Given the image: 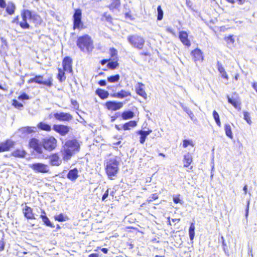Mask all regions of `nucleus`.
I'll use <instances>...</instances> for the list:
<instances>
[{"mask_svg":"<svg viewBox=\"0 0 257 257\" xmlns=\"http://www.w3.org/2000/svg\"><path fill=\"white\" fill-rule=\"evenodd\" d=\"M79 148L80 144L77 140H72L66 141L60 150L63 161L67 162L70 160L72 156L79 151Z\"/></svg>","mask_w":257,"mask_h":257,"instance_id":"obj_1","label":"nucleus"},{"mask_svg":"<svg viewBox=\"0 0 257 257\" xmlns=\"http://www.w3.org/2000/svg\"><path fill=\"white\" fill-rule=\"evenodd\" d=\"M22 21L20 23V25L23 29H29L30 25L27 22V20L30 19L36 26L40 25L42 23L41 18L35 13H32L28 10H24L21 13Z\"/></svg>","mask_w":257,"mask_h":257,"instance_id":"obj_2","label":"nucleus"},{"mask_svg":"<svg viewBox=\"0 0 257 257\" xmlns=\"http://www.w3.org/2000/svg\"><path fill=\"white\" fill-rule=\"evenodd\" d=\"M105 169L106 174L110 179H113L118 171L119 161L116 157H113L105 160Z\"/></svg>","mask_w":257,"mask_h":257,"instance_id":"obj_3","label":"nucleus"},{"mask_svg":"<svg viewBox=\"0 0 257 257\" xmlns=\"http://www.w3.org/2000/svg\"><path fill=\"white\" fill-rule=\"evenodd\" d=\"M76 44L78 48L83 52L90 53L94 48L93 41L88 35L79 37Z\"/></svg>","mask_w":257,"mask_h":257,"instance_id":"obj_4","label":"nucleus"},{"mask_svg":"<svg viewBox=\"0 0 257 257\" xmlns=\"http://www.w3.org/2000/svg\"><path fill=\"white\" fill-rule=\"evenodd\" d=\"M127 40L134 47L140 50L143 48L145 43L144 38L137 35L129 36Z\"/></svg>","mask_w":257,"mask_h":257,"instance_id":"obj_5","label":"nucleus"},{"mask_svg":"<svg viewBox=\"0 0 257 257\" xmlns=\"http://www.w3.org/2000/svg\"><path fill=\"white\" fill-rule=\"evenodd\" d=\"M34 82L51 87L52 85V77H49L47 80H44L43 76L37 75L28 81V83Z\"/></svg>","mask_w":257,"mask_h":257,"instance_id":"obj_6","label":"nucleus"},{"mask_svg":"<svg viewBox=\"0 0 257 257\" xmlns=\"http://www.w3.org/2000/svg\"><path fill=\"white\" fill-rule=\"evenodd\" d=\"M42 143L44 148L49 151L54 150L57 146V140L53 137L44 139Z\"/></svg>","mask_w":257,"mask_h":257,"instance_id":"obj_7","label":"nucleus"},{"mask_svg":"<svg viewBox=\"0 0 257 257\" xmlns=\"http://www.w3.org/2000/svg\"><path fill=\"white\" fill-rule=\"evenodd\" d=\"M29 167L37 173H47L50 171L48 165L41 163L30 164Z\"/></svg>","mask_w":257,"mask_h":257,"instance_id":"obj_8","label":"nucleus"},{"mask_svg":"<svg viewBox=\"0 0 257 257\" xmlns=\"http://www.w3.org/2000/svg\"><path fill=\"white\" fill-rule=\"evenodd\" d=\"M83 24L81 22V11L80 9L75 10L73 15V28L80 29L82 28Z\"/></svg>","mask_w":257,"mask_h":257,"instance_id":"obj_9","label":"nucleus"},{"mask_svg":"<svg viewBox=\"0 0 257 257\" xmlns=\"http://www.w3.org/2000/svg\"><path fill=\"white\" fill-rule=\"evenodd\" d=\"M49 164L52 166H59L62 163L61 159L58 153H54L48 157Z\"/></svg>","mask_w":257,"mask_h":257,"instance_id":"obj_10","label":"nucleus"},{"mask_svg":"<svg viewBox=\"0 0 257 257\" xmlns=\"http://www.w3.org/2000/svg\"><path fill=\"white\" fill-rule=\"evenodd\" d=\"M123 105L121 102H116L114 101H109L105 103L106 107L110 110L115 111L120 109Z\"/></svg>","mask_w":257,"mask_h":257,"instance_id":"obj_11","label":"nucleus"},{"mask_svg":"<svg viewBox=\"0 0 257 257\" xmlns=\"http://www.w3.org/2000/svg\"><path fill=\"white\" fill-rule=\"evenodd\" d=\"M53 128L61 135L65 136L69 132L70 127L64 125L55 124L53 125Z\"/></svg>","mask_w":257,"mask_h":257,"instance_id":"obj_12","label":"nucleus"},{"mask_svg":"<svg viewBox=\"0 0 257 257\" xmlns=\"http://www.w3.org/2000/svg\"><path fill=\"white\" fill-rule=\"evenodd\" d=\"M54 116L57 120L62 121H68L73 118L70 114L65 112L55 113Z\"/></svg>","mask_w":257,"mask_h":257,"instance_id":"obj_13","label":"nucleus"},{"mask_svg":"<svg viewBox=\"0 0 257 257\" xmlns=\"http://www.w3.org/2000/svg\"><path fill=\"white\" fill-rule=\"evenodd\" d=\"M14 145L15 142L10 140L0 143V153L9 151Z\"/></svg>","mask_w":257,"mask_h":257,"instance_id":"obj_14","label":"nucleus"},{"mask_svg":"<svg viewBox=\"0 0 257 257\" xmlns=\"http://www.w3.org/2000/svg\"><path fill=\"white\" fill-rule=\"evenodd\" d=\"M29 145L31 148H33L38 153L42 154L43 153L42 146L37 139L35 138L32 139L29 142Z\"/></svg>","mask_w":257,"mask_h":257,"instance_id":"obj_15","label":"nucleus"},{"mask_svg":"<svg viewBox=\"0 0 257 257\" xmlns=\"http://www.w3.org/2000/svg\"><path fill=\"white\" fill-rule=\"evenodd\" d=\"M191 55L195 63L201 62L203 60L202 53L200 49H196L192 51Z\"/></svg>","mask_w":257,"mask_h":257,"instance_id":"obj_16","label":"nucleus"},{"mask_svg":"<svg viewBox=\"0 0 257 257\" xmlns=\"http://www.w3.org/2000/svg\"><path fill=\"white\" fill-rule=\"evenodd\" d=\"M63 69L65 71L71 73L72 69V60L68 57H65L62 62Z\"/></svg>","mask_w":257,"mask_h":257,"instance_id":"obj_17","label":"nucleus"},{"mask_svg":"<svg viewBox=\"0 0 257 257\" xmlns=\"http://www.w3.org/2000/svg\"><path fill=\"white\" fill-rule=\"evenodd\" d=\"M188 33L185 31H180L179 32V39L181 42L187 47H189L191 45L190 40L188 38Z\"/></svg>","mask_w":257,"mask_h":257,"instance_id":"obj_18","label":"nucleus"},{"mask_svg":"<svg viewBox=\"0 0 257 257\" xmlns=\"http://www.w3.org/2000/svg\"><path fill=\"white\" fill-rule=\"evenodd\" d=\"M23 213L25 217L28 219H35L33 209L30 207L25 205L23 208Z\"/></svg>","mask_w":257,"mask_h":257,"instance_id":"obj_19","label":"nucleus"},{"mask_svg":"<svg viewBox=\"0 0 257 257\" xmlns=\"http://www.w3.org/2000/svg\"><path fill=\"white\" fill-rule=\"evenodd\" d=\"M144 85L141 82H139L136 86V92L140 96L143 97L144 99L147 98V94L144 90Z\"/></svg>","mask_w":257,"mask_h":257,"instance_id":"obj_20","label":"nucleus"},{"mask_svg":"<svg viewBox=\"0 0 257 257\" xmlns=\"http://www.w3.org/2000/svg\"><path fill=\"white\" fill-rule=\"evenodd\" d=\"M131 93L128 91L124 90H121L120 91L113 93L112 95V97H116L118 98H123L127 96H131Z\"/></svg>","mask_w":257,"mask_h":257,"instance_id":"obj_21","label":"nucleus"},{"mask_svg":"<svg viewBox=\"0 0 257 257\" xmlns=\"http://www.w3.org/2000/svg\"><path fill=\"white\" fill-rule=\"evenodd\" d=\"M67 178L72 181H75L78 177V170L74 168L70 170L67 175Z\"/></svg>","mask_w":257,"mask_h":257,"instance_id":"obj_22","label":"nucleus"},{"mask_svg":"<svg viewBox=\"0 0 257 257\" xmlns=\"http://www.w3.org/2000/svg\"><path fill=\"white\" fill-rule=\"evenodd\" d=\"M152 130L147 131L141 130L138 132V134L141 135L140 142L141 144H144L146 141L147 137L152 133Z\"/></svg>","mask_w":257,"mask_h":257,"instance_id":"obj_23","label":"nucleus"},{"mask_svg":"<svg viewBox=\"0 0 257 257\" xmlns=\"http://www.w3.org/2000/svg\"><path fill=\"white\" fill-rule=\"evenodd\" d=\"M217 69L219 73L221 74V76L222 78L228 80V76L227 74L225 69L223 67L222 65L219 62H218L217 63Z\"/></svg>","mask_w":257,"mask_h":257,"instance_id":"obj_24","label":"nucleus"},{"mask_svg":"<svg viewBox=\"0 0 257 257\" xmlns=\"http://www.w3.org/2000/svg\"><path fill=\"white\" fill-rule=\"evenodd\" d=\"M26 154V153L24 150L17 149L12 153L11 156L17 158H24Z\"/></svg>","mask_w":257,"mask_h":257,"instance_id":"obj_25","label":"nucleus"},{"mask_svg":"<svg viewBox=\"0 0 257 257\" xmlns=\"http://www.w3.org/2000/svg\"><path fill=\"white\" fill-rule=\"evenodd\" d=\"M192 162V157L190 153H187L184 156V167H188Z\"/></svg>","mask_w":257,"mask_h":257,"instance_id":"obj_26","label":"nucleus"},{"mask_svg":"<svg viewBox=\"0 0 257 257\" xmlns=\"http://www.w3.org/2000/svg\"><path fill=\"white\" fill-rule=\"evenodd\" d=\"M20 131L22 133L30 134L37 132V127L35 126L23 127L20 129Z\"/></svg>","mask_w":257,"mask_h":257,"instance_id":"obj_27","label":"nucleus"},{"mask_svg":"<svg viewBox=\"0 0 257 257\" xmlns=\"http://www.w3.org/2000/svg\"><path fill=\"white\" fill-rule=\"evenodd\" d=\"M228 101L231 103L235 108L238 110L241 109L240 103L236 99H232L227 96Z\"/></svg>","mask_w":257,"mask_h":257,"instance_id":"obj_28","label":"nucleus"},{"mask_svg":"<svg viewBox=\"0 0 257 257\" xmlns=\"http://www.w3.org/2000/svg\"><path fill=\"white\" fill-rule=\"evenodd\" d=\"M224 131L225 132V135L229 138L232 139H233V134L232 132V128L230 124H225L224 125Z\"/></svg>","mask_w":257,"mask_h":257,"instance_id":"obj_29","label":"nucleus"},{"mask_svg":"<svg viewBox=\"0 0 257 257\" xmlns=\"http://www.w3.org/2000/svg\"><path fill=\"white\" fill-rule=\"evenodd\" d=\"M96 94L102 99H104L108 97L109 93L107 91L98 89L96 91Z\"/></svg>","mask_w":257,"mask_h":257,"instance_id":"obj_30","label":"nucleus"},{"mask_svg":"<svg viewBox=\"0 0 257 257\" xmlns=\"http://www.w3.org/2000/svg\"><path fill=\"white\" fill-rule=\"evenodd\" d=\"M137 122L134 120L130 121L129 122L125 123L122 126L121 128L124 130H129L131 127H134L137 126Z\"/></svg>","mask_w":257,"mask_h":257,"instance_id":"obj_31","label":"nucleus"},{"mask_svg":"<svg viewBox=\"0 0 257 257\" xmlns=\"http://www.w3.org/2000/svg\"><path fill=\"white\" fill-rule=\"evenodd\" d=\"M44 223L48 226H52V225L50 221L49 218L46 216V213L44 210H42V214L40 216Z\"/></svg>","mask_w":257,"mask_h":257,"instance_id":"obj_32","label":"nucleus"},{"mask_svg":"<svg viewBox=\"0 0 257 257\" xmlns=\"http://www.w3.org/2000/svg\"><path fill=\"white\" fill-rule=\"evenodd\" d=\"M134 116V113L132 111H126L122 113L121 117L123 119H128L132 118Z\"/></svg>","mask_w":257,"mask_h":257,"instance_id":"obj_33","label":"nucleus"},{"mask_svg":"<svg viewBox=\"0 0 257 257\" xmlns=\"http://www.w3.org/2000/svg\"><path fill=\"white\" fill-rule=\"evenodd\" d=\"M16 7L12 3H9L6 8V11L9 15H13L15 13Z\"/></svg>","mask_w":257,"mask_h":257,"instance_id":"obj_34","label":"nucleus"},{"mask_svg":"<svg viewBox=\"0 0 257 257\" xmlns=\"http://www.w3.org/2000/svg\"><path fill=\"white\" fill-rule=\"evenodd\" d=\"M37 127L38 128L43 131H50L51 130L50 125L42 122L38 123Z\"/></svg>","mask_w":257,"mask_h":257,"instance_id":"obj_35","label":"nucleus"},{"mask_svg":"<svg viewBox=\"0 0 257 257\" xmlns=\"http://www.w3.org/2000/svg\"><path fill=\"white\" fill-rule=\"evenodd\" d=\"M54 218L56 220H57L59 222L65 221L69 219L67 215H64L62 213L55 216Z\"/></svg>","mask_w":257,"mask_h":257,"instance_id":"obj_36","label":"nucleus"},{"mask_svg":"<svg viewBox=\"0 0 257 257\" xmlns=\"http://www.w3.org/2000/svg\"><path fill=\"white\" fill-rule=\"evenodd\" d=\"M213 118H214L217 125L218 126L220 127L221 126V122L220 121L219 115L216 111L214 110L213 111Z\"/></svg>","mask_w":257,"mask_h":257,"instance_id":"obj_37","label":"nucleus"},{"mask_svg":"<svg viewBox=\"0 0 257 257\" xmlns=\"http://www.w3.org/2000/svg\"><path fill=\"white\" fill-rule=\"evenodd\" d=\"M119 75L117 74L114 76H111L110 77H108L107 78V80L108 82L113 83V82H117L119 79Z\"/></svg>","mask_w":257,"mask_h":257,"instance_id":"obj_38","label":"nucleus"},{"mask_svg":"<svg viewBox=\"0 0 257 257\" xmlns=\"http://www.w3.org/2000/svg\"><path fill=\"white\" fill-rule=\"evenodd\" d=\"M64 71V70H62L61 69H59L58 70L59 72L58 74V78L61 82H62L65 79V77L64 75L65 73Z\"/></svg>","mask_w":257,"mask_h":257,"instance_id":"obj_39","label":"nucleus"},{"mask_svg":"<svg viewBox=\"0 0 257 257\" xmlns=\"http://www.w3.org/2000/svg\"><path fill=\"white\" fill-rule=\"evenodd\" d=\"M181 106L183 108V110L185 112H186L189 116V117L192 119V117L193 116V113L192 112V111L189 108L184 106L182 104H181Z\"/></svg>","mask_w":257,"mask_h":257,"instance_id":"obj_40","label":"nucleus"},{"mask_svg":"<svg viewBox=\"0 0 257 257\" xmlns=\"http://www.w3.org/2000/svg\"><path fill=\"white\" fill-rule=\"evenodd\" d=\"M157 12H158V17L157 19L159 21H161L162 20L163 17V11L161 8V6H159L157 8Z\"/></svg>","mask_w":257,"mask_h":257,"instance_id":"obj_41","label":"nucleus"},{"mask_svg":"<svg viewBox=\"0 0 257 257\" xmlns=\"http://www.w3.org/2000/svg\"><path fill=\"white\" fill-rule=\"evenodd\" d=\"M243 118L248 124H250L251 123L252 121L250 119V114H249V112H248L247 111H244L243 112Z\"/></svg>","mask_w":257,"mask_h":257,"instance_id":"obj_42","label":"nucleus"},{"mask_svg":"<svg viewBox=\"0 0 257 257\" xmlns=\"http://www.w3.org/2000/svg\"><path fill=\"white\" fill-rule=\"evenodd\" d=\"M109 53H110L111 57L113 60H116L117 58L116 56H117V51L115 49L112 48L110 49Z\"/></svg>","mask_w":257,"mask_h":257,"instance_id":"obj_43","label":"nucleus"},{"mask_svg":"<svg viewBox=\"0 0 257 257\" xmlns=\"http://www.w3.org/2000/svg\"><path fill=\"white\" fill-rule=\"evenodd\" d=\"M189 145L192 147L194 146L193 141L189 140H184L183 142V147L184 148H187Z\"/></svg>","mask_w":257,"mask_h":257,"instance_id":"obj_44","label":"nucleus"},{"mask_svg":"<svg viewBox=\"0 0 257 257\" xmlns=\"http://www.w3.org/2000/svg\"><path fill=\"white\" fill-rule=\"evenodd\" d=\"M120 2L119 0H113L111 3L110 7L111 9H115L119 6Z\"/></svg>","mask_w":257,"mask_h":257,"instance_id":"obj_45","label":"nucleus"},{"mask_svg":"<svg viewBox=\"0 0 257 257\" xmlns=\"http://www.w3.org/2000/svg\"><path fill=\"white\" fill-rule=\"evenodd\" d=\"M158 198V195L157 193L153 194L151 195L150 197L147 200L149 203L152 202L153 200H155Z\"/></svg>","mask_w":257,"mask_h":257,"instance_id":"obj_46","label":"nucleus"},{"mask_svg":"<svg viewBox=\"0 0 257 257\" xmlns=\"http://www.w3.org/2000/svg\"><path fill=\"white\" fill-rule=\"evenodd\" d=\"M107 66L109 68L114 69L118 66V63L117 62H111L108 63Z\"/></svg>","mask_w":257,"mask_h":257,"instance_id":"obj_47","label":"nucleus"},{"mask_svg":"<svg viewBox=\"0 0 257 257\" xmlns=\"http://www.w3.org/2000/svg\"><path fill=\"white\" fill-rule=\"evenodd\" d=\"M173 201L175 203H183V201L180 199V195H177L173 197Z\"/></svg>","mask_w":257,"mask_h":257,"instance_id":"obj_48","label":"nucleus"},{"mask_svg":"<svg viewBox=\"0 0 257 257\" xmlns=\"http://www.w3.org/2000/svg\"><path fill=\"white\" fill-rule=\"evenodd\" d=\"M5 243L4 241V238L0 236V251L4 250L5 248Z\"/></svg>","mask_w":257,"mask_h":257,"instance_id":"obj_49","label":"nucleus"},{"mask_svg":"<svg viewBox=\"0 0 257 257\" xmlns=\"http://www.w3.org/2000/svg\"><path fill=\"white\" fill-rule=\"evenodd\" d=\"M13 105L17 108H21L23 106V105L21 103L18 102L17 100H13Z\"/></svg>","mask_w":257,"mask_h":257,"instance_id":"obj_50","label":"nucleus"},{"mask_svg":"<svg viewBox=\"0 0 257 257\" xmlns=\"http://www.w3.org/2000/svg\"><path fill=\"white\" fill-rule=\"evenodd\" d=\"M18 99L20 100H27L29 99V96L26 93H23L18 97Z\"/></svg>","mask_w":257,"mask_h":257,"instance_id":"obj_51","label":"nucleus"},{"mask_svg":"<svg viewBox=\"0 0 257 257\" xmlns=\"http://www.w3.org/2000/svg\"><path fill=\"white\" fill-rule=\"evenodd\" d=\"M226 41L228 43H230V44H233L234 42V39L233 38V37L231 36H230L229 37H227L226 38Z\"/></svg>","mask_w":257,"mask_h":257,"instance_id":"obj_52","label":"nucleus"},{"mask_svg":"<svg viewBox=\"0 0 257 257\" xmlns=\"http://www.w3.org/2000/svg\"><path fill=\"white\" fill-rule=\"evenodd\" d=\"M189 237L191 240H193L195 236V231H189Z\"/></svg>","mask_w":257,"mask_h":257,"instance_id":"obj_53","label":"nucleus"},{"mask_svg":"<svg viewBox=\"0 0 257 257\" xmlns=\"http://www.w3.org/2000/svg\"><path fill=\"white\" fill-rule=\"evenodd\" d=\"M109 194V189H107V190L105 191V192L104 193V194L102 196V200L103 201L105 200V199L108 197Z\"/></svg>","mask_w":257,"mask_h":257,"instance_id":"obj_54","label":"nucleus"},{"mask_svg":"<svg viewBox=\"0 0 257 257\" xmlns=\"http://www.w3.org/2000/svg\"><path fill=\"white\" fill-rule=\"evenodd\" d=\"M0 7L5 8L6 7V3L4 0H0Z\"/></svg>","mask_w":257,"mask_h":257,"instance_id":"obj_55","label":"nucleus"},{"mask_svg":"<svg viewBox=\"0 0 257 257\" xmlns=\"http://www.w3.org/2000/svg\"><path fill=\"white\" fill-rule=\"evenodd\" d=\"M71 104L73 105L75 108L78 107V104L76 100H71Z\"/></svg>","mask_w":257,"mask_h":257,"instance_id":"obj_56","label":"nucleus"},{"mask_svg":"<svg viewBox=\"0 0 257 257\" xmlns=\"http://www.w3.org/2000/svg\"><path fill=\"white\" fill-rule=\"evenodd\" d=\"M98 84L101 86H105L106 84V81L104 80H101L100 81H99L98 82Z\"/></svg>","mask_w":257,"mask_h":257,"instance_id":"obj_57","label":"nucleus"},{"mask_svg":"<svg viewBox=\"0 0 257 257\" xmlns=\"http://www.w3.org/2000/svg\"><path fill=\"white\" fill-rule=\"evenodd\" d=\"M195 225L193 223H191L190 226L189 227V231H195Z\"/></svg>","mask_w":257,"mask_h":257,"instance_id":"obj_58","label":"nucleus"},{"mask_svg":"<svg viewBox=\"0 0 257 257\" xmlns=\"http://www.w3.org/2000/svg\"><path fill=\"white\" fill-rule=\"evenodd\" d=\"M166 30L169 33H170L173 34H174V30L171 28H170V27L167 28L166 29Z\"/></svg>","mask_w":257,"mask_h":257,"instance_id":"obj_59","label":"nucleus"},{"mask_svg":"<svg viewBox=\"0 0 257 257\" xmlns=\"http://www.w3.org/2000/svg\"><path fill=\"white\" fill-rule=\"evenodd\" d=\"M252 87L253 89L255 90V91L257 92V82L253 83Z\"/></svg>","mask_w":257,"mask_h":257,"instance_id":"obj_60","label":"nucleus"},{"mask_svg":"<svg viewBox=\"0 0 257 257\" xmlns=\"http://www.w3.org/2000/svg\"><path fill=\"white\" fill-rule=\"evenodd\" d=\"M248 208H249V203H248V204L247 205V208L246 209V213H245L246 217H247L248 214Z\"/></svg>","mask_w":257,"mask_h":257,"instance_id":"obj_61","label":"nucleus"},{"mask_svg":"<svg viewBox=\"0 0 257 257\" xmlns=\"http://www.w3.org/2000/svg\"><path fill=\"white\" fill-rule=\"evenodd\" d=\"M88 257H98V255L96 253H91L89 255Z\"/></svg>","mask_w":257,"mask_h":257,"instance_id":"obj_62","label":"nucleus"},{"mask_svg":"<svg viewBox=\"0 0 257 257\" xmlns=\"http://www.w3.org/2000/svg\"><path fill=\"white\" fill-rule=\"evenodd\" d=\"M101 250L104 253H107L108 252V249L106 248H102Z\"/></svg>","mask_w":257,"mask_h":257,"instance_id":"obj_63","label":"nucleus"},{"mask_svg":"<svg viewBox=\"0 0 257 257\" xmlns=\"http://www.w3.org/2000/svg\"><path fill=\"white\" fill-rule=\"evenodd\" d=\"M243 191L244 192V194H246V193H247V187L246 185L244 186V187L243 188Z\"/></svg>","mask_w":257,"mask_h":257,"instance_id":"obj_64","label":"nucleus"}]
</instances>
